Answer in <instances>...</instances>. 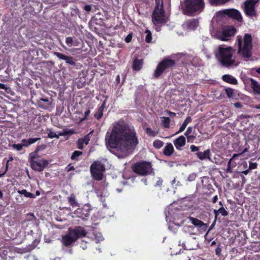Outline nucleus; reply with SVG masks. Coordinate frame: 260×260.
<instances>
[{
	"instance_id": "obj_19",
	"label": "nucleus",
	"mask_w": 260,
	"mask_h": 260,
	"mask_svg": "<svg viewBox=\"0 0 260 260\" xmlns=\"http://www.w3.org/2000/svg\"><path fill=\"white\" fill-rule=\"evenodd\" d=\"M74 133V131L73 129H63V132L60 133L58 135H57L54 132H50L48 134V137L49 138L52 139L54 138H58L59 136H66L68 135H72Z\"/></svg>"
},
{
	"instance_id": "obj_30",
	"label": "nucleus",
	"mask_w": 260,
	"mask_h": 260,
	"mask_svg": "<svg viewBox=\"0 0 260 260\" xmlns=\"http://www.w3.org/2000/svg\"><path fill=\"white\" fill-rule=\"evenodd\" d=\"M192 119L190 116H187L185 120L183 121L182 124L180 127L178 131L176 133V134H178L184 131L188 124L191 122Z\"/></svg>"
},
{
	"instance_id": "obj_38",
	"label": "nucleus",
	"mask_w": 260,
	"mask_h": 260,
	"mask_svg": "<svg viewBox=\"0 0 260 260\" xmlns=\"http://www.w3.org/2000/svg\"><path fill=\"white\" fill-rule=\"evenodd\" d=\"M68 199V202L72 207H75L77 206L78 203L76 202L75 196L73 194H71V196L69 197Z\"/></svg>"
},
{
	"instance_id": "obj_15",
	"label": "nucleus",
	"mask_w": 260,
	"mask_h": 260,
	"mask_svg": "<svg viewBox=\"0 0 260 260\" xmlns=\"http://www.w3.org/2000/svg\"><path fill=\"white\" fill-rule=\"evenodd\" d=\"M53 54L57 58H58V59L64 60L67 64L72 66H76V60L74 57L67 56L64 54L58 52H54Z\"/></svg>"
},
{
	"instance_id": "obj_54",
	"label": "nucleus",
	"mask_w": 260,
	"mask_h": 260,
	"mask_svg": "<svg viewBox=\"0 0 260 260\" xmlns=\"http://www.w3.org/2000/svg\"><path fill=\"white\" fill-rule=\"evenodd\" d=\"M21 142V144L23 145V147L24 146L27 147L30 145L29 144H28L29 143L27 139H22Z\"/></svg>"
},
{
	"instance_id": "obj_12",
	"label": "nucleus",
	"mask_w": 260,
	"mask_h": 260,
	"mask_svg": "<svg viewBox=\"0 0 260 260\" xmlns=\"http://www.w3.org/2000/svg\"><path fill=\"white\" fill-rule=\"evenodd\" d=\"M222 13L225 15H226L239 22H241L242 21L243 18L240 12L236 9H225L222 11Z\"/></svg>"
},
{
	"instance_id": "obj_39",
	"label": "nucleus",
	"mask_w": 260,
	"mask_h": 260,
	"mask_svg": "<svg viewBox=\"0 0 260 260\" xmlns=\"http://www.w3.org/2000/svg\"><path fill=\"white\" fill-rule=\"evenodd\" d=\"M250 117L249 115L241 114L238 117L239 120H241V124H246L249 121L248 118Z\"/></svg>"
},
{
	"instance_id": "obj_21",
	"label": "nucleus",
	"mask_w": 260,
	"mask_h": 260,
	"mask_svg": "<svg viewBox=\"0 0 260 260\" xmlns=\"http://www.w3.org/2000/svg\"><path fill=\"white\" fill-rule=\"evenodd\" d=\"M186 139L184 136H180L178 138L174 140L173 143L178 150H181V148L185 145Z\"/></svg>"
},
{
	"instance_id": "obj_1",
	"label": "nucleus",
	"mask_w": 260,
	"mask_h": 260,
	"mask_svg": "<svg viewBox=\"0 0 260 260\" xmlns=\"http://www.w3.org/2000/svg\"><path fill=\"white\" fill-rule=\"evenodd\" d=\"M107 146L126 152L138 144L136 132L127 124L114 126L106 142Z\"/></svg>"
},
{
	"instance_id": "obj_44",
	"label": "nucleus",
	"mask_w": 260,
	"mask_h": 260,
	"mask_svg": "<svg viewBox=\"0 0 260 260\" xmlns=\"http://www.w3.org/2000/svg\"><path fill=\"white\" fill-rule=\"evenodd\" d=\"M98 196L100 198V201L103 203V205L104 207H106V205L105 204V196L103 195V193L100 192V193L97 192Z\"/></svg>"
},
{
	"instance_id": "obj_18",
	"label": "nucleus",
	"mask_w": 260,
	"mask_h": 260,
	"mask_svg": "<svg viewBox=\"0 0 260 260\" xmlns=\"http://www.w3.org/2000/svg\"><path fill=\"white\" fill-rule=\"evenodd\" d=\"M236 31V29L234 27H228L222 31V36L221 40L227 41L228 38L233 36Z\"/></svg>"
},
{
	"instance_id": "obj_62",
	"label": "nucleus",
	"mask_w": 260,
	"mask_h": 260,
	"mask_svg": "<svg viewBox=\"0 0 260 260\" xmlns=\"http://www.w3.org/2000/svg\"><path fill=\"white\" fill-rule=\"evenodd\" d=\"M181 244L182 245V247H183V248H184V249H186V250H191V249H193V248H190V247H188H188H186V246H185V243H182L181 244V242H180V241H179V245H180Z\"/></svg>"
},
{
	"instance_id": "obj_61",
	"label": "nucleus",
	"mask_w": 260,
	"mask_h": 260,
	"mask_svg": "<svg viewBox=\"0 0 260 260\" xmlns=\"http://www.w3.org/2000/svg\"><path fill=\"white\" fill-rule=\"evenodd\" d=\"M67 171L69 172L72 170H74L75 168L73 166H71V165H69L68 167L66 168Z\"/></svg>"
},
{
	"instance_id": "obj_16",
	"label": "nucleus",
	"mask_w": 260,
	"mask_h": 260,
	"mask_svg": "<svg viewBox=\"0 0 260 260\" xmlns=\"http://www.w3.org/2000/svg\"><path fill=\"white\" fill-rule=\"evenodd\" d=\"M196 127L189 126L187 127L184 135L186 137L188 143H193L197 138V133L195 131Z\"/></svg>"
},
{
	"instance_id": "obj_59",
	"label": "nucleus",
	"mask_w": 260,
	"mask_h": 260,
	"mask_svg": "<svg viewBox=\"0 0 260 260\" xmlns=\"http://www.w3.org/2000/svg\"><path fill=\"white\" fill-rule=\"evenodd\" d=\"M79 140H82V142H83L85 145H87L89 143V139L86 137L79 139Z\"/></svg>"
},
{
	"instance_id": "obj_45",
	"label": "nucleus",
	"mask_w": 260,
	"mask_h": 260,
	"mask_svg": "<svg viewBox=\"0 0 260 260\" xmlns=\"http://www.w3.org/2000/svg\"><path fill=\"white\" fill-rule=\"evenodd\" d=\"M66 43L69 47H72L73 44V39L71 37H67L66 39Z\"/></svg>"
},
{
	"instance_id": "obj_33",
	"label": "nucleus",
	"mask_w": 260,
	"mask_h": 260,
	"mask_svg": "<svg viewBox=\"0 0 260 260\" xmlns=\"http://www.w3.org/2000/svg\"><path fill=\"white\" fill-rule=\"evenodd\" d=\"M161 125L165 128L170 127V119L168 117H161Z\"/></svg>"
},
{
	"instance_id": "obj_55",
	"label": "nucleus",
	"mask_w": 260,
	"mask_h": 260,
	"mask_svg": "<svg viewBox=\"0 0 260 260\" xmlns=\"http://www.w3.org/2000/svg\"><path fill=\"white\" fill-rule=\"evenodd\" d=\"M217 218H216V217H214V221H213L212 224L210 225V226L209 227V230H208V233L211 230L213 227L215 226V224H216V222L217 221Z\"/></svg>"
},
{
	"instance_id": "obj_22",
	"label": "nucleus",
	"mask_w": 260,
	"mask_h": 260,
	"mask_svg": "<svg viewBox=\"0 0 260 260\" xmlns=\"http://www.w3.org/2000/svg\"><path fill=\"white\" fill-rule=\"evenodd\" d=\"M188 218L191 222V223L197 227L200 228H203V229L206 228L207 227V225L205 223H204L202 221L196 218L190 216L188 217Z\"/></svg>"
},
{
	"instance_id": "obj_43",
	"label": "nucleus",
	"mask_w": 260,
	"mask_h": 260,
	"mask_svg": "<svg viewBox=\"0 0 260 260\" xmlns=\"http://www.w3.org/2000/svg\"><path fill=\"white\" fill-rule=\"evenodd\" d=\"M11 147L17 151H20L22 149L23 145L22 144H13L11 145Z\"/></svg>"
},
{
	"instance_id": "obj_25",
	"label": "nucleus",
	"mask_w": 260,
	"mask_h": 260,
	"mask_svg": "<svg viewBox=\"0 0 260 260\" xmlns=\"http://www.w3.org/2000/svg\"><path fill=\"white\" fill-rule=\"evenodd\" d=\"M222 79L223 81L233 85L238 84L237 80L233 76L229 74H225L222 76Z\"/></svg>"
},
{
	"instance_id": "obj_27",
	"label": "nucleus",
	"mask_w": 260,
	"mask_h": 260,
	"mask_svg": "<svg viewBox=\"0 0 260 260\" xmlns=\"http://www.w3.org/2000/svg\"><path fill=\"white\" fill-rule=\"evenodd\" d=\"M174 151L173 145L171 143H168L164 149L163 153L166 156H171Z\"/></svg>"
},
{
	"instance_id": "obj_40",
	"label": "nucleus",
	"mask_w": 260,
	"mask_h": 260,
	"mask_svg": "<svg viewBox=\"0 0 260 260\" xmlns=\"http://www.w3.org/2000/svg\"><path fill=\"white\" fill-rule=\"evenodd\" d=\"M164 144V143L159 140H155L153 142V146L156 149H160Z\"/></svg>"
},
{
	"instance_id": "obj_9",
	"label": "nucleus",
	"mask_w": 260,
	"mask_h": 260,
	"mask_svg": "<svg viewBox=\"0 0 260 260\" xmlns=\"http://www.w3.org/2000/svg\"><path fill=\"white\" fill-rule=\"evenodd\" d=\"M175 65V61L173 59L165 58L157 65L154 74L153 78L157 79L166 70L172 68Z\"/></svg>"
},
{
	"instance_id": "obj_53",
	"label": "nucleus",
	"mask_w": 260,
	"mask_h": 260,
	"mask_svg": "<svg viewBox=\"0 0 260 260\" xmlns=\"http://www.w3.org/2000/svg\"><path fill=\"white\" fill-rule=\"evenodd\" d=\"M132 37H133V35H132V33H130L125 38V41L126 42V43H129L131 42L132 41Z\"/></svg>"
},
{
	"instance_id": "obj_7",
	"label": "nucleus",
	"mask_w": 260,
	"mask_h": 260,
	"mask_svg": "<svg viewBox=\"0 0 260 260\" xmlns=\"http://www.w3.org/2000/svg\"><path fill=\"white\" fill-rule=\"evenodd\" d=\"M133 170L136 174L142 176H146L153 172L151 163L146 161L136 163L133 167Z\"/></svg>"
},
{
	"instance_id": "obj_47",
	"label": "nucleus",
	"mask_w": 260,
	"mask_h": 260,
	"mask_svg": "<svg viewBox=\"0 0 260 260\" xmlns=\"http://www.w3.org/2000/svg\"><path fill=\"white\" fill-rule=\"evenodd\" d=\"M233 158H231L228 162V166H227V168L225 170V172L226 173H231L232 172V169H231V161H232V160Z\"/></svg>"
},
{
	"instance_id": "obj_31",
	"label": "nucleus",
	"mask_w": 260,
	"mask_h": 260,
	"mask_svg": "<svg viewBox=\"0 0 260 260\" xmlns=\"http://www.w3.org/2000/svg\"><path fill=\"white\" fill-rule=\"evenodd\" d=\"M11 252V250L9 248H5L3 249L0 250V256L4 260H6L8 257L11 256L9 255V253Z\"/></svg>"
},
{
	"instance_id": "obj_57",
	"label": "nucleus",
	"mask_w": 260,
	"mask_h": 260,
	"mask_svg": "<svg viewBox=\"0 0 260 260\" xmlns=\"http://www.w3.org/2000/svg\"><path fill=\"white\" fill-rule=\"evenodd\" d=\"M90 111L89 109H88L87 110H86L84 113V117L83 118H82L81 121H83V120H85L87 118V116L90 114Z\"/></svg>"
},
{
	"instance_id": "obj_51",
	"label": "nucleus",
	"mask_w": 260,
	"mask_h": 260,
	"mask_svg": "<svg viewBox=\"0 0 260 260\" xmlns=\"http://www.w3.org/2000/svg\"><path fill=\"white\" fill-rule=\"evenodd\" d=\"M257 164L256 162H249V169L252 170L257 168Z\"/></svg>"
},
{
	"instance_id": "obj_11",
	"label": "nucleus",
	"mask_w": 260,
	"mask_h": 260,
	"mask_svg": "<svg viewBox=\"0 0 260 260\" xmlns=\"http://www.w3.org/2000/svg\"><path fill=\"white\" fill-rule=\"evenodd\" d=\"M257 2V0H247L245 2L244 12L247 15L249 16L255 15V5Z\"/></svg>"
},
{
	"instance_id": "obj_64",
	"label": "nucleus",
	"mask_w": 260,
	"mask_h": 260,
	"mask_svg": "<svg viewBox=\"0 0 260 260\" xmlns=\"http://www.w3.org/2000/svg\"><path fill=\"white\" fill-rule=\"evenodd\" d=\"M220 252H221V249L219 247L216 248L215 252L217 255H219L220 254Z\"/></svg>"
},
{
	"instance_id": "obj_36",
	"label": "nucleus",
	"mask_w": 260,
	"mask_h": 260,
	"mask_svg": "<svg viewBox=\"0 0 260 260\" xmlns=\"http://www.w3.org/2000/svg\"><path fill=\"white\" fill-rule=\"evenodd\" d=\"M18 192L20 194H23L25 197L30 198H35L36 196L34 194H32L29 192H28L26 189H22L21 190H19Z\"/></svg>"
},
{
	"instance_id": "obj_13",
	"label": "nucleus",
	"mask_w": 260,
	"mask_h": 260,
	"mask_svg": "<svg viewBox=\"0 0 260 260\" xmlns=\"http://www.w3.org/2000/svg\"><path fill=\"white\" fill-rule=\"evenodd\" d=\"M37 217L33 213H30L26 214L20 222V224L24 228H27L32 225L36 222Z\"/></svg>"
},
{
	"instance_id": "obj_52",
	"label": "nucleus",
	"mask_w": 260,
	"mask_h": 260,
	"mask_svg": "<svg viewBox=\"0 0 260 260\" xmlns=\"http://www.w3.org/2000/svg\"><path fill=\"white\" fill-rule=\"evenodd\" d=\"M83 142H82V140H78V141H77V147H78V148L79 149H83V148H84V146H83Z\"/></svg>"
},
{
	"instance_id": "obj_50",
	"label": "nucleus",
	"mask_w": 260,
	"mask_h": 260,
	"mask_svg": "<svg viewBox=\"0 0 260 260\" xmlns=\"http://www.w3.org/2000/svg\"><path fill=\"white\" fill-rule=\"evenodd\" d=\"M92 5H86L83 7V10L87 12H89L91 11Z\"/></svg>"
},
{
	"instance_id": "obj_28",
	"label": "nucleus",
	"mask_w": 260,
	"mask_h": 260,
	"mask_svg": "<svg viewBox=\"0 0 260 260\" xmlns=\"http://www.w3.org/2000/svg\"><path fill=\"white\" fill-rule=\"evenodd\" d=\"M196 155L201 160H204L205 159H210V149H207L204 152H198L196 153Z\"/></svg>"
},
{
	"instance_id": "obj_4",
	"label": "nucleus",
	"mask_w": 260,
	"mask_h": 260,
	"mask_svg": "<svg viewBox=\"0 0 260 260\" xmlns=\"http://www.w3.org/2000/svg\"><path fill=\"white\" fill-rule=\"evenodd\" d=\"M204 8V0H184L182 12L185 15L191 16L201 13Z\"/></svg>"
},
{
	"instance_id": "obj_32",
	"label": "nucleus",
	"mask_w": 260,
	"mask_h": 260,
	"mask_svg": "<svg viewBox=\"0 0 260 260\" xmlns=\"http://www.w3.org/2000/svg\"><path fill=\"white\" fill-rule=\"evenodd\" d=\"M213 212L215 217H216V218H217L219 213L223 216H226L228 215V212L223 207H221L218 210L214 209Z\"/></svg>"
},
{
	"instance_id": "obj_6",
	"label": "nucleus",
	"mask_w": 260,
	"mask_h": 260,
	"mask_svg": "<svg viewBox=\"0 0 260 260\" xmlns=\"http://www.w3.org/2000/svg\"><path fill=\"white\" fill-rule=\"evenodd\" d=\"M41 146H38L35 152L29 154V162L31 168L35 171H42L49 164L48 160L41 158L39 156H36L37 152L41 149Z\"/></svg>"
},
{
	"instance_id": "obj_34",
	"label": "nucleus",
	"mask_w": 260,
	"mask_h": 260,
	"mask_svg": "<svg viewBox=\"0 0 260 260\" xmlns=\"http://www.w3.org/2000/svg\"><path fill=\"white\" fill-rule=\"evenodd\" d=\"M230 0H209L211 5L218 6L225 4Z\"/></svg>"
},
{
	"instance_id": "obj_49",
	"label": "nucleus",
	"mask_w": 260,
	"mask_h": 260,
	"mask_svg": "<svg viewBox=\"0 0 260 260\" xmlns=\"http://www.w3.org/2000/svg\"><path fill=\"white\" fill-rule=\"evenodd\" d=\"M163 180L161 178H158L157 181L154 185L155 187H161L162 185Z\"/></svg>"
},
{
	"instance_id": "obj_58",
	"label": "nucleus",
	"mask_w": 260,
	"mask_h": 260,
	"mask_svg": "<svg viewBox=\"0 0 260 260\" xmlns=\"http://www.w3.org/2000/svg\"><path fill=\"white\" fill-rule=\"evenodd\" d=\"M0 89H4L6 91H7L9 88L5 84L0 83Z\"/></svg>"
},
{
	"instance_id": "obj_8",
	"label": "nucleus",
	"mask_w": 260,
	"mask_h": 260,
	"mask_svg": "<svg viewBox=\"0 0 260 260\" xmlns=\"http://www.w3.org/2000/svg\"><path fill=\"white\" fill-rule=\"evenodd\" d=\"M90 171L93 178L100 181L103 178V173L105 171V166L100 161H94L90 167Z\"/></svg>"
},
{
	"instance_id": "obj_10",
	"label": "nucleus",
	"mask_w": 260,
	"mask_h": 260,
	"mask_svg": "<svg viewBox=\"0 0 260 260\" xmlns=\"http://www.w3.org/2000/svg\"><path fill=\"white\" fill-rule=\"evenodd\" d=\"M69 231L76 241L79 238L85 237L87 235V232L84 228L80 226H76L74 229L70 228Z\"/></svg>"
},
{
	"instance_id": "obj_14",
	"label": "nucleus",
	"mask_w": 260,
	"mask_h": 260,
	"mask_svg": "<svg viewBox=\"0 0 260 260\" xmlns=\"http://www.w3.org/2000/svg\"><path fill=\"white\" fill-rule=\"evenodd\" d=\"M91 209L88 206H84L83 208H78L76 211L77 216L83 220H87L90 216Z\"/></svg>"
},
{
	"instance_id": "obj_41",
	"label": "nucleus",
	"mask_w": 260,
	"mask_h": 260,
	"mask_svg": "<svg viewBox=\"0 0 260 260\" xmlns=\"http://www.w3.org/2000/svg\"><path fill=\"white\" fill-rule=\"evenodd\" d=\"M145 33L146 34L145 37L146 42L150 43L152 40V34L151 31L149 29H147L145 31Z\"/></svg>"
},
{
	"instance_id": "obj_26",
	"label": "nucleus",
	"mask_w": 260,
	"mask_h": 260,
	"mask_svg": "<svg viewBox=\"0 0 260 260\" xmlns=\"http://www.w3.org/2000/svg\"><path fill=\"white\" fill-rule=\"evenodd\" d=\"M250 81L251 87L254 92L260 95V84L253 78H250Z\"/></svg>"
},
{
	"instance_id": "obj_60",
	"label": "nucleus",
	"mask_w": 260,
	"mask_h": 260,
	"mask_svg": "<svg viewBox=\"0 0 260 260\" xmlns=\"http://www.w3.org/2000/svg\"><path fill=\"white\" fill-rule=\"evenodd\" d=\"M234 106H235V107L237 108H241L242 107L241 103L239 102H236L234 103Z\"/></svg>"
},
{
	"instance_id": "obj_63",
	"label": "nucleus",
	"mask_w": 260,
	"mask_h": 260,
	"mask_svg": "<svg viewBox=\"0 0 260 260\" xmlns=\"http://www.w3.org/2000/svg\"><path fill=\"white\" fill-rule=\"evenodd\" d=\"M167 112L169 116H170L171 117H174L176 116V113L174 112H171L170 111H167Z\"/></svg>"
},
{
	"instance_id": "obj_3",
	"label": "nucleus",
	"mask_w": 260,
	"mask_h": 260,
	"mask_svg": "<svg viewBox=\"0 0 260 260\" xmlns=\"http://www.w3.org/2000/svg\"><path fill=\"white\" fill-rule=\"evenodd\" d=\"M252 40V36L250 34H245L243 39L240 36H237L238 53L243 57L249 58L251 56L253 47Z\"/></svg>"
},
{
	"instance_id": "obj_29",
	"label": "nucleus",
	"mask_w": 260,
	"mask_h": 260,
	"mask_svg": "<svg viewBox=\"0 0 260 260\" xmlns=\"http://www.w3.org/2000/svg\"><path fill=\"white\" fill-rule=\"evenodd\" d=\"M106 101L105 100L102 105L98 108V111L95 113L94 116L98 120L100 119L103 115L104 109L105 107Z\"/></svg>"
},
{
	"instance_id": "obj_42",
	"label": "nucleus",
	"mask_w": 260,
	"mask_h": 260,
	"mask_svg": "<svg viewBox=\"0 0 260 260\" xmlns=\"http://www.w3.org/2000/svg\"><path fill=\"white\" fill-rule=\"evenodd\" d=\"M225 91L229 98H232L234 96L233 89L228 87L225 89Z\"/></svg>"
},
{
	"instance_id": "obj_48",
	"label": "nucleus",
	"mask_w": 260,
	"mask_h": 260,
	"mask_svg": "<svg viewBox=\"0 0 260 260\" xmlns=\"http://www.w3.org/2000/svg\"><path fill=\"white\" fill-rule=\"evenodd\" d=\"M41 138H29L28 139V144L29 145H31V144H32L35 143H36L37 141L40 140Z\"/></svg>"
},
{
	"instance_id": "obj_46",
	"label": "nucleus",
	"mask_w": 260,
	"mask_h": 260,
	"mask_svg": "<svg viewBox=\"0 0 260 260\" xmlns=\"http://www.w3.org/2000/svg\"><path fill=\"white\" fill-rule=\"evenodd\" d=\"M197 177V174L196 173H192L189 175L187 177V180L188 181H193L195 180Z\"/></svg>"
},
{
	"instance_id": "obj_17",
	"label": "nucleus",
	"mask_w": 260,
	"mask_h": 260,
	"mask_svg": "<svg viewBox=\"0 0 260 260\" xmlns=\"http://www.w3.org/2000/svg\"><path fill=\"white\" fill-rule=\"evenodd\" d=\"M75 241H76V240L72 235H71L70 232L68 234L62 236L61 243L66 247L72 246Z\"/></svg>"
},
{
	"instance_id": "obj_20",
	"label": "nucleus",
	"mask_w": 260,
	"mask_h": 260,
	"mask_svg": "<svg viewBox=\"0 0 260 260\" xmlns=\"http://www.w3.org/2000/svg\"><path fill=\"white\" fill-rule=\"evenodd\" d=\"M38 106L43 109H47L51 105V102L48 98H40L37 100Z\"/></svg>"
},
{
	"instance_id": "obj_24",
	"label": "nucleus",
	"mask_w": 260,
	"mask_h": 260,
	"mask_svg": "<svg viewBox=\"0 0 260 260\" xmlns=\"http://www.w3.org/2000/svg\"><path fill=\"white\" fill-rule=\"evenodd\" d=\"M143 63V59L136 58L133 61L132 66L133 70L135 71H140L142 69Z\"/></svg>"
},
{
	"instance_id": "obj_56",
	"label": "nucleus",
	"mask_w": 260,
	"mask_h": 260,
	"mask_svg": "<svg viewBox=\"0 0 260 260\" xmlns=\"http://www.w3.org/2000/svg\"><path fill=\"white\" fill-rule=\"evenodd\" d=\"M190 150L191 152L198 151L199 150V147L195 145H192L190 146Z\"/></svg>"
},
{
	"instance_id": "obj_5",
	"label": "nucleus",
	"mask_w": 260,
	"mask_h": 260,
	"mask_svg": "<svg viewBox=\"0 0 260 260\" xmlns=\"http://www.w3.org/2000/svg\"><path fill=\"white\" fill-rule=\"evenodd\" d=\"M155 6L152 14V21L156 26L159 27L167 22L165 15L162 0H155Z\"/></svg>"
},
{
	"instance_id": "obj_2",
	"label": "nucleus",
	"mask_w": 260,
	"mask_h": 260,
	"mask_svg": "<svg viewBox=\"0 0 260 260\" xmlns=\"http://www.w3.org/2000/svg\"><path fill=\"white\" fill-rule=\"evenodd\" d=\"M234 50L231 47H222L219 46L218 52L215 54L216 58L220 64L227 68L237 67V62L233 54Z\"/></svg>"
},
{
	"instance_id": "obj_37",
	"label": "nucleus",
	"mask_w": 260,
	"mask_h": 260,
	"mask_svg": "<svg viewBox=\"0 0 260 260\" xmlns=\"http://www.w3.org/2000/svg\"><path fill=\"white\" fill-rule=\"evenodd\" d=\"M145 132L149 136L154 137L158 134V132L152 130L150 127H147L145 129Z\"/></svg>"
},
{
	"instance_id": "obj_23",
	"label": "nucleus",
	"mask_w": 260,
	"mask_h": 260,
	"mask_svg": "<svg viewBox=\"0 0 260 260\" xmlns=\"http://www.w3.org/2000/svg\"><path fill=\"white\" fill-rule=\"evenodd\" d=\"M186 27L191 30H194L198 27L199 20L197 19H191L187 20L185 22Z\"/></svg>"
},
{
	"instance_id": "obj_35",
	"label": "nucleus",
	"mask_w": 260,
	"mask_h": 260,
	"mask_svg": "<svg viewBox=\"0 0 260 260\" xmlns=\"http://www.w3.org/2000/svg\"><path fill=\"white\" fill-rule=\"evenodd\" d=\"M82 154L83 152L82 151L76 150L73 153L71 159L73 160L77 161L79 160V157L82 155Z\"/></svg>"
}]
</instances>
